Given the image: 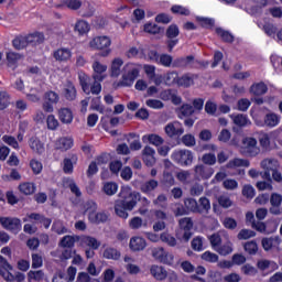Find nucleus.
<instances>
[{"mask_svg":"<svg viewBox=\"0 0 282 282\" xmlns=\"http://www.w3.org/2000/svg\"><path fill=\"white\" fill-rule=\"evenodd\" d=\"M140 202V193L133 191L129 185L121 187L119 193V199L115 203V212L121 219H128L129 213L127 210H133Z\"/></svg>","mask_w":282,"mask_h":282,"instance_id":"f257e3e1","label":"nucleus"},{"mask_svg":"<svg viewBox=\"0 0 282 282\" xmlns=\"http://www.w3.org/2000/svg\"><path fill=\"white\" fill-rule=\"evenodd\" d=\"M140 64L128 63L123 66V73L120 80L115 84V87H133V83L138 80L140 76Z\"/></svg>","mask_w":282,"mask_h":282,"instance_id":"f03ea898","label":"nucleus"},{"mask_svg":"<svg viewBox=\"0 0 282 282\" xmlns=\"http://www.w3.org/2000/svg\"><path fill=\"white\" fill-rule=\"evenodd\" d=\"M12 264L8 262V259L3 258V256L0 254V276L4 279L7 282H23L25 281V274L21 272L12 273Z\"/></svg>","mask_w":282,"mask_h":282,"instance_id":"7ed1b4c3","label":"nucleus"},{"mask_svg":"<svg viewBox=\"0 0 282 282\" xmlns=\"http://www.w3.org/2000/svg\"><path fill=\"white\" fill-rule=\"evenodd\" d=\"M89 48L90 50H99L102 51L105 50L100 56H109L111 54V37L107 35H99L95 36L93 40L89 41Z\"/></svg>","mask_w":282,"mask_h":282,"instance_id":"20e7f679","label":"nucleus"},{"mask_svg":"<svg viewBox=\"0 0 282 282\" xmlns=\"http://www.w3.org/2000/svg\"><path fill=\"white\" fill-rule=\"evenodd\" d=\"M240 153L247 155L248 158H257L261 153V149L257 144V139L252 137H246L242 139L240 147Z\"/></svg>","mask_w":282,"mask_h":282,"instance_id":"39448f33","label":"nucleus"},{"mask_svg":"<svg viewBox=\"0 0 282 282\" xmlns=\"http://www.w3.org/2000/svg\"><path fill=\"white\" fill-rule=\"evenodd\" d=\"M173 162L180 164V166H191L193 164L194 155L191 150H175L171 155Z\"/></svg>","mask_w":282,"mask_h":282,"instance_id":"423d86ee","label":"nucleus"},{"mask_svg":"<svg viewBox=\"0 0 282 282\" xmlns=\"http://www.w3.org/2000/svg\"><path fill=\"white\" fill-rule=\"evenodd\" d=\"M44 102L42 105L43 111L46 113H53L54 112V105H58L61 100V96L54 90H48L44 94Z\"/></svg>","mask_w":282,"mask_h":282,"instance_id":"0eeeda50","label":"nucleus"},{"mask_svg":"<svg viewBox=\"0 0 282 282\" xmlns=\"http://www.w3.org/2000/svg\"><path fill=\"white\" fill-rule=\"evenodd\" d=\"M281 164H279V160L276 159H264L260 162V169H262V171H264V173L262 174L263 180H269L270 177H272V172L276 171V169H280Z\"/></svg>","mask_w":282,"mask_h":282,"instance_id":"6e6552de","label":"nucleus"},{"mask_svg":"<svg viewBox=\"0 0 282 282\" xmlns=\"http://www.w3.org/2000/svg\"><path fill=\"white\" fill-rule=\"evenodd\" d=\"M97 205L94 202L87 203L86 204V212H89V220L93 224H105V221H107V219L109 218V216H107V213L105 212H99V213H94V210H96Z\"/></svg>","mask_w":282,"mask_h":282,"instance_id":"1a4fd4ad","label":"nucleus"},{"mask_svg":"<svg viewBox=\"0 0 282 282\" xmlns=\"http://www.w3.org/2000/svg\"><path fill=\"white\" fill-rule=\"evenodd\" d=\"M0 224L4 230H10L11 232H20L21 230V219L12 217H0Z\"/></svg>","mask_w":282,"mask_h":282,"instance_id":"9d476101","label":"nucleus"},{"mask_svg":"<svg viewBox=\"0 0 282 282\" xmlns=\"http://www.w3.org/2000/svg\"><path fill=\"white\" fill-rule=\"evenodd\" d=\"M215 170L213 167L206 166L204 164H198L194 167V177L195 180H210Z\"/></svg>","mask_w":282,"mask_h":282,"instance_id":"9b49d317","label":"nucleus"},{"mask_svg":"<svg viewBox=\"0 0 282 282\" xmlns=\"http://www.w3.org/2000/svg\"><path fill=\"white\" fill-rule=\"evenodd\" d=\"M23 221H34V224H41L46 230L52 226V218L45 217L43 214L32 213L28 217L23 218Z\"/></svg>","mask_w":282,"mask_h":282,"instance_id":"f8f14e48","label":"nucleus"},{"mask_svg":"<svg viewBox=\"0 0 282 282\" xmlns=\"http://www.w3.org/2000/svg\"><path fill=\"white\" fill-rule=\"evenodd\" d=\"M164 131L169 138H180L184 133V127L180 121H173L165 126Z\"/></svg>","mask_w":282,"mask_h":282,"instance_id":"ddd939ff","label":"nucleus"},{"mask_svg":"<svg viewBox=\"0 0 282 282\" xmlns=\"http://www.w3.org/2000/svg\"><path fill=\"white\" fill-rule=\"evenodd\" d=\"M74 147V139L72 137H61L54 143L55 151H61L65 153V151H69Z\"/></svg>","mask_w":282,"mask_h":282,"instance_id":"4468645a","label":"nucleus"},{"mask_svg":"<svg viewBox=\"0 0 282 282\" xmlns=\"http://www.w3.org/2000/svg\"><path fill=\"white\" fill-rule=\"evenodd\" d=\"M72 50L67 47H61L53 52V58L58 63H67L68 61H72Z\"/></svg>","mask_w":282,"mask_h":282,"instance_id":"2eb2a0df","label":"nucleus"},{"mask_svg":"<svg viewBox=\"0 0 282 282\" xmlns=\"http://www.w3.org/2000/svg\"><path fill=\"white\" fill-rule=\"evenodd\" d=\"M261 243L265 252H270V250H279V246H281V238H279L278 236L262 238Z\"/></svg>","mask_w":282,"mask_h":282,"instance_id":"dca6fc26","label":"nucleus"},{"mask_svg":"<svg viewBox=\"0 0 282 282\" xmlns=\"http://www.w3.org/2000/svg\"><path fill=\"white\" fill-rule=\"evenodd\" d=\"M281 122V117L274 112H269L264 116L263 122L257 123L258 127H269L270 129L278 127Z\"/></svg>","mask_w":282,"mask_h":282,"instance_id":"f3484780","label":"nucleus"},{"mask_svg":"<svg viewBox=\"0 0 282 282\" xmlns=\"http://www.w3.org/2000/svg\"><path fill=\"white\" fill-rule=\"evenodd\" d=\"M93 69H94V74H93L94 80H105L107 78V75L105 74V72H107V65L101 64L98 61H95L93 63Z\"/></svg>","mask_w":282,"mask_h":282,"instance_id":"a211bd4d","label":"nucleus"},{"mask_svg":"<svg viewBox=\"0 0 282 282\" xmlns=\"http://www.w3.org/2000/svg\"><path fill=\"white\" fill-rule=\"evenodd\" d=\"M142 160L145 164V166H154L155 165V149L147 145L142 150Z\"/></svg>","mask_w":282,"mask_h":282,"instance_id":"6ab92c4d","label":"nucleus"},{"mask_svg":"<svg viewBox=\"0 0 282 282\" xmlns=\"http://www.w3.org/2000/svg\"><path fill=\"white\" fill-rule=\"evenodd\" d=\"M79 246L83 248H91V250H98L100 248V241L91 236L79 237Z\"/></svg>","mask_w":282,"mask_h":282,"instance_id":"aec40b11","label":"nucleus"},{"mask_svg":"<svg viewBox=\"0 0 282 282\" xmlns=\"http://www.w3.org/2000/svg\"><path fill=\"white\" fill-rule=\"evenodd\" d=\"M152 256L156 261H160L161 263H171L173 261V256H169L166 251H164V248L159 247L154 248L152 250Z\"/></svg>","mask_w":282,"mask_h":282,"instance_id":"412c9836","label":"nucleus"},{"mask_svg":"<svg viewBox=\"0 0 282 282\" xmlns=\"http://www.w3.org/2000/svg\"><path fill=\"white\" fill-rule=\"evenodd\" d=\"M129 248L132 252H140L147 248V240L142 237H132L129 242Z\"/></svg>","mask_w":282,"mask_h":282,"instance_id":"4be33fe9","label":"nucleus"},{"mask_svg":"<svg viewBox=\"0 0 282 282\" xmlns=\"http://www.w3.org/2000/svg\"><path fill=\"white\" fill-rule=\"evenodd\" d=\"M78 162V156L76 154H72L68 158L63 160V171L67 175H72L74 173V164Z\"/></svg>","mask_w":282,"mask_h":282,"instance_id":"5701e85b","label":"nucleus"},{"mask_svg":"<svg viewBox=\"0 0 282 282\" xmlns=\"http://www.w3.org/2000/svg\"><path fill=\"white\" fill-rule=\"evenodd\" d=\"M122 65H124V61H122V58L116 57L115 59H112L110 66V76L112 78H118V76L122 74Z\"/></svg>","mask_w":282,"mask_h":282,"instance_id":"b1692460","label":"nucleus"},{"mask_svg":"<svg viewBox=\"0 0 282 282\" xmlns=\"http://www.w3.org/2000/svg\"><path fill=\"white\" fill-rule=\"evenodd\" d=\"M29 45H41L45 43V34L43 32L35 31L26 35Z\"/></svg>","mask_w":282,"mask_h":282,"instance_id":"393cba45","label":"nucleus"},{"mask_svg":"<svg viewBox=\"0 0 282 282\" xmlns=\"http://www.w3.org/2000/svg\"><path fill=\"white\" fill-rule=\"evenodd\" d=\"M29 147L34 153H37L39 155L45 153V143L41 142L36 137H32L30 139Z\"/></svg>","mask_w":282,"mask_h":282,"instance_id":"a878e982","label":"nucleus"},{"mask_svg":"<svg viewBox=\"0 0 282 282\" xmlns=\"http://www.w3.org/2000/svg\"><path fill=\"white\" fill-rule=\"evenodd\" d=\"M58 119L63 124H72L74 121V113L69 108H61L58 110Z\"/></svg>","mask_w":282,"mask_h":282,"instance_id":"bb28decb","label":"nucleus"},{"mask_svg":"<svg viewBox=\"0 0 282 282\" xmlns=\"http://www.w3.org/2000/svg\"><path fill=\"white\" fill-rule=\"evenodd\" d=\"M63 96L66 100H76V86L72 82L64 84Z\"/></svg>","mask_w":282,"mask_h":282,"instance_id":"cd10ccee","label":"nucleus"},{"mask_svg":"<svg viewBox=\"0 0 282 282\" xmlns=\"http://www.w3.org/2000/svg\"><path fill=\"white\" fill-rule=\"evenodd\" d=\"M230 118L237 127H250L252 124L248 115H231Z\"/></svg>","mask_w":282,"mask_h":282,"instance_id":"c85d7f7f","label":"nucleus"},{"mask_svg":"<svg viewBox=\"0 0 282 282\" xmlns=\"http://www.w3.org/2000/svg\"><path fill=\"white\" fill-rule=\"evenodd\" d=\"M150 272L156 281H164V279L169 276V272H166L165 268L160 265H152Z\"/></svg>","mask_w":282,"mask_h":282,"instance_id":"c756f323","label":"nucleus"},{"mask_svg":"<svg viewBox=\"0 0 282 282\" xmlns=\"http://www.w3.org/2000/svg\"><path fill=\"white\" fill-rule=\"evenodd\" d=\"M248 166H250V161L246 160V159H232L230 160L227 164H226V169H241V167H246L248 169Z\"/></svg>","mask_w":282,"mask_h":282,"instance_id":"7c9ffc66","label":"nucleus"},{"mask_svg":"<svg viewBox=\"0 0 282 282\" xmlns=\"http://www.w3.org/2000/svg\"><path fill=\"white\" fill-rule=\"evenodd\" d=\"M224 237L227 242L223 246L220 245L219 248L216 249V252H218V254H221L223 257H226L232 253V242L230 241V237L228 236V234H224Z\"/></svg>","mask_w":282,"mask_h":282,"instance_id":"2f4dec72","label":"nucleus"},{"mask_svg":"<svg viewBox=\"0 0 282 282\" xmlns=\"http://www.w3.org/2000/svg\"><path fill=\"white\" fill-rule=\"evenodd\" d=\"M195 61L193 55H188L186 57H178L174 59L173 67H191Z\"/></svg>","mask_w":282,"mask_h":282,"instance_id":"473e14b6","label":"nucleus"},{"mask_svg":"<svg viewBox=\"0 0 282 282\" xmlns=\"http://www.w3.org/2000/svg\"><path fill=\"white\" fill-rule=\"evenodd\" d=\"M142 142H149L150 144H153L154 147H162L164 144V139L160 137L159 134H145L142 137Z\"/></svg>","mask_w":282,"mask_h":282,"instance_id":"72a5a7b5","label":"nucleus"},{"mask_svg":"<svg viewBox=\"0 0 282 282\" xmlns=\"http://www.w3.org/2000/svg\"><path fill=\"white\" fill-rule=\"evenodd\" d=\"M80 236H64L61 241V248H74L76 241H79Z\"/></svg>","mask_w":282,"mask_h":282,"instance_id":"f704fd0d","label":"nucleus"},{"mask_svg":"<svg viewBox=\"0 0 282 282\" xmlns=\"http://www.w3.org/2000/svg\"><path fill=\"white\" fill-rule=\"evenodd\" d=\"M104 259H110L112 261H118L120 259L121 253L116 248L108 247L104 250L102 253Z\"/></svg>","mask_w":282,"mask_h":282,"instance_id":"c9c22d12","label":"nucleus"},{"mask_svg":"<svg viewBox=\"0 0 282 282\" xmlns=\"http://www.w3.org/2000/svg\"><path fill=\"white\" fill-rule=\"evenodd\" d=\"M160 186V183L155 180H150L141 185V191L145 194L149 195V193H153L155 188Z\"/></svg>","mask_w":282,"mask_h":282,"instance_id":"e433bc0d","label":"nucleus"},{"mask_svg":"<svg viewBox=\"0 0 282 282\" xmlns=\"http://www.w3.org/2000/svg\"><path fill=\"white\" fill-rule=\"evenodd\" d=\"M45 279V272L43 270L29 271L28 282H41Z\"/></svg>","mask_w":282,"mask_h":282,"instance_id":"4c0bfd02","label":"nucleus"},{"mask_svg":"<svg viewBox=\"0 0 282 282\" xmlns=\"http://www.w3.org/2000/svg\"><path fill=\"white\" fill-rule=\"evenodd\" d=\"M250 91L254 96H263V94L268 93V86L263 83L253 84L250 87Z\"/></svg>","mask_w":282,"mask_h":282,"instance_id":"58836bf2","label":"nucleus"},{"mask_svg":"<svg viewBox=\"0 0 282 282\" xmlns=\"http://www.w3.org/2000/svg\"><path fill=\"white\" fill-rule=\"evenodd\" d=\"M12 44H13V47L15 50H25V47H28L30 44L28 42V36L26 35H21V36H18L15 37L13 41H12Z\"/></svg>","mask_w":282,"mask_h":282,"instance_id":"ea45409f","label":"nucleus"},{"mask_svg":"<svg viewBox=\"0 0 282 282\" xmlns=\"http://www.w3.org/2000/svg\"><path fill=\"white\" fill-rule=\"evenodd\" d=\"M160 240L163 243H166V246H170V248H175V246H177V239H175V237H173L171 234L169 232H162L160 235Z\"/></svg>","mask_w":282,"mask_h":282,"instance_id":"a19ab883","label":"nucleus"},{"mask_svg":"<svg viewBox=\"0 0 282 282\" xmlns=\"http://www.w3.org/2000/svg\"><path fill=\"white\" fill-rule=\"evenodd\" d=\"M19 191L23 195H32L34 194V191H36V186L34 185V183H21L19 185Z\"/></svg>","mask_w":282,"mask_h":282,"instance_id":"79ce46f5","label":"nucleus"},{"mask_svg":"<svg viewBox=\"0 0 282 282\" xmlns=\"http://www.w3.org/2000/svg\"><path fill=\"white\" fill-rule=\"evenodd\" d=\"M226 232H219V234H214L209 237V241L212 245V248L217 251V249L221 246V237H224Z\"/></svg>","mask_w":282,"mask_h":282,"instance_id":"37998d69","label":"nucleus"},{"mask_svg":"<svg viewBox=\"0 0 282 282\" xmlns=\"http://www.w3.org/2000/svg\"><path fill=\"white\" fill-rule=\"evenodd\" d=\"M195 78H197V75H183L177 83L181 87H191L195 83Z\"/></svg>","mask_w":282,"mask_h":282,"instance_id":"c03bdc74","label":"nucleus"},{"mask_svg":"<svg viewBox=\"0 0 282 282\" xmlns=\"http://www.w3.org/2000/svg\"><path fill=\"white\" fill-rule=\"evenodd\" d=\"M153 205L156 206V208H169V198L164 194H160L154 200Z\"/></svg>","mask_w":282,"mask_h":282,"instance_id":"a18cd8bd","label":"nucleus"},{"mask_svg":"<svg viewBox=\"0 0 282 282\" xmlns=\"http://www.w3.org/2000/svg\"><path fill=\"white\" fill-rule=\"evenodd\" d=\"M79 78V85L82 86V89L84 94H87L89 96V76L85 73H80L78 75Z\"/></svg>","mask_w":282,"mask_h":282,"instance_id":"49530a36","label":"nucleus"},{"mask_svg":"<svg viewBox=\"0 0 282 282\" xmlns=\"http://www.w3.org/2000/svg\"><path fill=\"white\" fill-rule=\"evenodd\" d=\"M252 237H257V232L253 231L252 229H241L238 235L237 238L240 241H246L248 239H252Z\"/></svg>","mask_w":282,"mask_h":282,"instance_id":"de8ad7c7","label":"nucleus"},{"mask_svg":"<svg viewBox=\"0 0 282 282\" xmlns=\"http://www.w3.org/2000/svg\"><path fill=\"white\" fill-rule=\"evenodd\" d=\"M171 12H173V14H181V17H189L191 15V10L184 6H180V4H174L171 8Z\"/></svg>","mask_w":282,"mask_h":282,"instance_id":"09e8293b","label":"nucleus"},{"mask_svg":"<svg viewBox=\"0 0 282 282\" xmlns=\"http://www.w3.org/2000/svg\"><path fill=\"white\" fill-rule=\"evenodd\" d=\"M8 107H10V94H8L6 90H2L0 91V111L8 109Z\"/></svg>","mask_w":282,"mask_h":282,"instance_id":"8fccbe9b","label":"nucleus"},{"mask_svg":"<svg viewBox=\"0 0 282 282\" xmlns=\"http://www.w3.org/2000/svg\"><path fill=\"white\" fill-rule=\"evenodd\" d=\"M52 231L56 232V235H66L69 230L65 225H63V221L61 220H55L52 226Z\"/></svg>","mask_w":282,"mask_h":282,"instance_id":"3c124183","label":"nucleus"},{"mask_svg":"<svg viewBox=\"0 0 282 282\" xmlns=\"http://www.w3.org/2000/svg\"><path fill=\"white\" fill-rule=\"evenodd\" d=\"M216 34H218L220 36V39L223 41H225V43H232V41H235V36H232V34H230V32H228L221 28L216 29Z\"/></svg>","mask_w":282,"mask_h":282,"instance_id":"603ef678","label":"nucleus"},{"mask_svg":"<svg viewBox=\"0 0 282 282\" xmlns=\"http://www.w3.org/2000/svg\"><path fill=\"white\" fill-rule=\"evenodd\" d=\"M184 205L187 210H191V213H198L199 210V204L194 198H186L184 200Z\"/></svg>","mask_w":282,"mask_h":282,"instance_id":"864d4df0","label":"nucleus"},{"mask_svg":"<svg viewBox=\"0 0 282 282\" xmlns=\"http://www.w3.org/2000/svg\"><path fill=\"white\" fill-rule=\"evenodd\" d=\"M22 58H23V55H21L19 53H15L12 51L7 53V61L10 66L17 65L19 63V61H21Z\"/></svg>","mask_w":282,"mask_h":282,"instance_id":"5fc2aeb1","label":"nucleus"},{"mask_svg":"<svg viewBox=\"0 0 282 282\" xmlns=\"http://www.w3.org/2000/svg\"><path fill=\"white\" fill-rule=\"evenodd\" d=\"M210 210V200L206 197H200L198 199V213H208Z\"/></svg>","mask_w":282,"mask_h":282,"instance_id":"6e6d98bb","label":"nucleus"},{"mask_svg":"<svg viewBox=\"0 0 282 282\" xmlns=\"http://www.w3.org/2000/svg\"><path fill=\"white\" fill-rule=\"evenodd\" d=\"M102 191L106 195H116V193H118V184L113 182L105 183Z\"/></svg>","mask_w":282,"mask_h":282,"instance_id":"4d7b16f0","label":"nucleus"},{"mask_svg":"<svg viewBox=\"0 0 282 282\" xmlns=\"http://www.w3.org/2000/svg\"><path fill=\"white\" fill-rule=\"evenodd\" d=\"M75 31L78 32V34H87L89 32V23L84 20H79L75 24Z\"/></svg>","mask_w":282,"mask_h":282,"instance_id":"13d9d810","label":"nucleus"},{"mask_svg":"<svg viewBox=\"0 0 282 282\" xmlns=\"http://www.w3.org/2000/svg\"><path fill=\"white\" fill-rule=\"evenodd\" d=\"M200 259H203V261H206L207 263H217V261H219V256H217V253H213L210 251H205L200 256Z\"/></svg>","mask_w":282,"mask_h":282,"instance_id":"bf43d9fd","label":"nucleus"},{"mask_svg":"<svg viewBox=\"0 0 282 282\" xmlns=\"http://www.w3.org/2000/svg\"><path fill=\"white\" fill-rule=\"evenodd\" d=\"M245 250L248 252V254H257L259 251V245H257V241L251 240L243 245Z\"/></svg>","mask_w":282,"mask_h":282,"instance_id":"052dcab7","label":"nucleus"},{"mask_svg":"<svg viewBox=\"0 0 282 282\" xmlns=\"http://www.w3.org/2000/svg\"><path fill=\"white\" fill-rule=\"evenodd\" d=\"M158 65H162L163 67H171V65H173V56L169 54L160 55Z\"/></svg>","mask_w":282,"mask_h":282,"instance_id":"680f3d73","label":"nucleus"},{"mask_svg":"<svg viewBox=\"0 0 282 282\" xmlns=\"http://www.w3.org/2000/svg\"><path fill=\"white\" fill-rule=\"evenodd\" d=\"M2 142H4V144H8V147H11L12 149L19 150V141H17V138L12 135L4 134L2 137Z\"/></svg>","mask_w":282,"mask_h":282,"instance_id":"e2e57ef3","label":"nucleus"},{"mask_svg":"<svg viewBox=\"0 0 282 282\" xmlns=\"http://www.w3.org/2000/svg\"><path fill=\"white\" fill-rule=\"evenodd\" d=\"M223 186L226 191H237V188H239V183L235 178H226L223 182Z\"/></svg>","mask_w":282,"mask_h":282,"instance_id":"0e129e2a","label":"nucleus"},{"mask_svg":"<svg viewBox=\"0 0 282 282\" xmlns=\"http://www.w3.org/2000/svg\"><path fill=\"white\" fill-rule=\"evenodd\" d=\"M279 28H276L275 24L273 23H265L263 25V31L268 36H272L274 39V36H276V32H278Z\"/></svg>","mask_w":282,"mask_h":282,"instance_id":"69168bd1","label":"nucleus"},{"mask_svg":"<svg viewBox=\"0 0 282 282\" xmlns=\"http://www.w3.org/2000/svg\"><path fill=\"white\" fill-rule=\"evenodd\" d=\"M241 272L242 274H246V276H256L258 271L252 264L247 263L241 267Z\"/></svg>","mask_w":282,"mask_h":282,"instance_id":"338daca9","label":"nucleus"},{"mask_svg":"<svg viewBox=\"0 0 282 282\" xmlns=\"http://www.w3.org/2000/svg\"><path fill=\"white\" fill-rule=\"evenodd\" d=\"M165 35L167 39H177L180 36V28L177 25L172 24L167 28Z\"/></svg>","mask_w":282,"mask_h":282,"instance_id":"774afa93","label":"nucleus"}]
</instances>
